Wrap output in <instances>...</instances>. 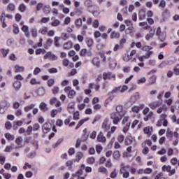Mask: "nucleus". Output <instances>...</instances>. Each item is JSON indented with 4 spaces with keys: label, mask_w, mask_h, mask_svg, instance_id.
Wrapping results in <instances>:
<instances>
[{
    "label": "nucleus",
    "mask_w": 179,
    "mask_h": 179,
    "mask_svg": "<svg viewBox=\"0 0 179 179\" xmlns=\"http://www.w3.org/2000/svg\"><path fill=\"white\" fill-rule=\"evenodd\" d=\"M1 52L2 53L3 58H6V55H8V54H9V49H6V50L1 49Z\"/></svg>",
    "instance_id": "nucleus-43"
},
{
    "label": "nucleus",
    "mask_w": 179,
    "mask_h": 179,
    "mask_svg": "<svg viewBox=\"0 0 179 179\" xmlns=\"http://www.w3.org/2000/svg\"><path fill=\"white\" fill-rule=\"evenodd\" d=\"M3 16H5V13H1L0 22L2 24L1 26L3 29H5L8 25L6 24V22H5V18H3Z\"/></svg>",
    "instance_id": "nucleus-19"
},
{
    "label": "nucleus",
    "mask_w": 179,
    "mask_h": 179,
    "mask_svg": "<svg viewBox=\"0 0 179 179\" xmlns=\"http://www.w3.org/2000/svg\"><path fill=\"white\" fill-rule=\"evenodd\" d=\"M153 48L152 46L149 45H144L141 48L142 51H146L147 52H150V50H152Z\"/></svg>",
    "instance_id": "nucleus-37"
},
{
    "label": "nucleus",
    "mask_w": 179,
    "mask_h": 179,
    "mask_svg": "<svg viewBox=\"0 0 179 179\" xmlns=\"http://www.w3.org/2000/svg\"><path fill=\"white\" fill-rule=\"evenodd\" d=\"M20 12H24L26 10V5H24V3H21L20 4V6L18 8Z\"/></svg>",
    "instance_id": "nucleus-45"
},
{
    "label": "nucleus",
    "mask_w": 179,
    "mask_h": 179,
    "mask_svg": "<svg viewBox=\"0 0 179 179\" xmlns=\"http://www.w3.org/2000/svg\"><path fill=\"white\" fill-rule=\"evenodd\" d=\"M108 119H105L102 123V129L103 131H107L108 129H110V124L108 123L109 122Z\"/></svg>",
    "instance_id": "nucleus-9"
},
{
    "label": "nucleus",
    "mask_w": 179,
    "mask_h": 179,
    "mask_svg": "<svg viewBox=\"0 0 179 179\" xmlns=\"http://www.w3.org/2000/svg\"><path fill=\"white\" fill-rule=\"evenodd\" d=\"M162 104V102L159 101L151 102L148 104V106L151 108V110H155V108H157L159 106Z\"/></svg>",
    "instance_id": "nucleus-11"
},
{
    "label": "nucleus",
    "mask_w": 179,
    "mask_h": 179,
    "mask_svg": "<svg viewBox=\"0 0 179 179\" xmlns=\"http://www.w3.org/2000/svg\"><path fill=\"white\" fill-rule=\"evenodd\" d=\"M44 59H50L51 61H57V59H58V57L52 54V52H48L44 55Z\"/></svg>",
    "instance_id": "nucleus-5"
},
{
    "label": "nucleus",
    "mask_w": 179,
    "mask_h": 179,
    "mask_svg": "<svg viewBox=\"0 0 179 179\" xmlns=\"http://www.w3.org/2000/svg\"><path fill=\"white\" fill-rule=\"evenodd\" d=\"M131 110L133 111V113H138L141 110L139 109L138 106H133Z\"/></svg>",
    "instance_id": "nucleus-64"
},
{
    "label": "nucleus",
    "mask_w": 179,
    "mask_h": 179,
    "mask_svg": "<svg viewBox=\"0 0 179 179\" xmlns=\"http://www.w3.org/2000/svg\"><path fill=\"white\" fill-rule=\"evenodd\" d=\"M122 118H124V116L120 115L115 112L110 114V119L113 120V124H114V125H117L118 122H121Z\"/></svg>",
    "instance_id": "nucleus-2"
},
{
    "label": "nucleus",
    "mask_w": 179,
    "mask_h": 179,
    "mask_svg": "<svg viewBox=\"0 0 179 179\" xmlns=\"http://www.w3.org/2000/svg\"><path fill=\"white\" fill-rule=\"evenodd\" d=\"M59 24H61V21H59V20H55V21L51 22V26L53 27H57Z\"/></svg>",
    "instance_id": "nucleus-39"
},
{
    "label": "nucleus",
    "mask_w": 179,
    "mask_h": 179,
    "mask_svg": "<svg viewBox=\"0 0 179 179\" xmlns=\"http://www.w3.org/2000/svg\"><path fill=\"white\" fill-rule=\"evenodd\" d=\"M131 59H132V57H131V56L129 55H125L123 57V60L125 61V62H128L131 61Z\"/></svg>",
    "instance_id": "nucleus-52"
},
{
    "label": "nucleus",
    "mask_w": 179,
    "mask_h": 179,
    "mask_svg": "<svg viewBox=\"0 0 179 179\" xmlns=\"http://www.w3.org/2000/svg\"><path fill=\"white\" fill-rule=\"evenodd\" d=\"M5 128L6 129H10L12 128V123L10 122H6L5 123Z\"/></svg>",
    "instance_id": "nucleus-61"
},
{
    "label": "nucleus",
    "mask_w": 179,
    "mask_h": 179,
    "mask_svg": "<svg viewBox=\"0 0 179 179\" xmlns=\"http://www.w3.org/2000/svg\"><path fill=\"white\" fill-rule=\"evenodd\" d=\"M15 9H16V6H15V4L10 3L6 8L7 10H10V12H13L15 10Z\"/></svg>",
    "instance_id": "nucleus-29"
},
{
    "label": "nucleus",
    "mask_w": 179,
    "mask_h": 179,
    "mask_svg": "<svg viewBox=\"0 0 179 179\" xmlns=\"http://www.w3.org/2000/svg\"><path fill=\"white\" fill-rule=\"evenodd\" d=\"M5 138H6V139H8V141H14L15 140V136L10 134V133H6Z\"/></svg>",
    "instance_id": "nucleus-34"
},
{
    "label": "nucleus",
    "mask_w": 179,
    "mask_h": 179,
    "mask_svg": "<svg viewBox=\"0 0 179 179\" xmlns=\"http://www.w3.org/2000/svg\"><path fill=\"white\" fill-rule=\"evenodd\" d=\"M39 108L41 110V111H47L48 110V108H47V104L44 102H41L39 105Z\"/></svg>",
    "instance_id": "nucleus-28"
},
{
    "label": "nucleus",
    "mask_w": 179,
    "mask_h": 179,
    "mask_svg": "<svg viewBox=\"0 0 179 179\" xmlns=\"http://www.w3.org/2000/svg\"><path fill=\"white\" fill-rule=\"evenodd\" d=\"M63 48L64 50H70L72 48V42H66L64 44Z\"/></svg>",
    "instance_id": "nucleus-33"
},
{
    "label": "nucleus",
    "mask_w": 179,
    "mask_h": 179,
    "mask_svg": "<svg viewBox=\"0 0 179 179\" xmlns=\"http://www.w3.org/2000/svg\"><path fill=\"white\" fill-rule=\"evenodd\" d=\"M115 113H116L119 115H122L123 117H125V115L127 114V110H124V107L122 106L117 105L115 107Z\"/></svg>",
    "instance_id": "nucleus-4"
},
{
    "label": "nucleus",
    "mask_w": 179,
    "mask_h": 179,
    "mask_svg": "<svg viewBox=\"0 0 179 179\" xmlns=\"http://www.w3.org/2000/svg\"><path fill=\"white\" fill-rule=\"evenodd\" d=\"M146 82V78L142 77L139 78L137 81L138 85H141V83H145Z\"/></svg>",
    "instance_id": "nucleus-56"
},
{
    "label": "nucleus",
    "mask_w": 179,
    "mask_h": 179,
    "mask_svg": "<svg viewBox=\"0 0 179 179\" xmlns=\"http://www.w3.org/2000/svg\"><path fill=\"white\" fill-rule=\"evenodd\" d=\"M119 92H121V86L115 87V88L111 91L110 93H111V94H115V93H119Z\"/></svg>",
    "instance_id": "nucleus-42"
},
{
    "label": "nucleus",
    "mask_w": 179,
    "mask_h": 179,
    "mask_svg": "<svg viewBox=\"0 0 179 179\" xmlns=\"http://www.w3.org/2000/svg\"><path fill=\"white\" fill-rule=\"evenodd\" d=\"M92 63H93V65L99 68L100 66V58L97 57H94L92 59Z\"/></svg>",
    "instance_id": "nucleus-20"
},
{
    "label": "nucleus",
    "mask_w": 179,
    "mask_h": 179,
    "mask_svg": "<svg viewBox=\"0 0 179 179\" xmlns=\"http://www.w3.org/2000/svg\"><path fill=\"white\" fill-rule=\"evenodd\" d=\"M167 110V107L164 106L163 108H159L157 110V114H162L163 111H166Z\"/></svg>",
    "instance_id": "nucleus-50"
},
{
    "label": "nucleus",
    "mask_w": 179,
    "mask_h": 179,
    "mask_svg": "<svg viewBox=\"0 0 179 179\" xmlns=\"http://www.w3.org/2000/svg\"><path fill=\"white\" fill-rule=\"evenodd\" d=\"M120 173L122 174L123 178H128V177H129V172L128 169H125V167L120 169Z\"/></svg>",
    "instance_id": "nucleus-15"
},
{
    "label": "nucleus",
    "mask_w": 179,
    "mask_h": 179,
    "mask_svg": "<svg viewBox=\"0 0 179 179\" xmlns=\"http://www.w3.org/2000/svg\"><path fill=\"white\" fill-rule=\"evenodd\" d=\"M64 92L68 93L69 99H73V96L76 95V92L72 90V87L67 86L64 88Z\"/></svg>",
    "instance_id": "nucleus-3"
},
{
    "label": "nucleus",
    "mask_w": 179,
    "mask_h": 179,
    "mask_svg": "<svg viewBox=\"0 0 179 179\" xmlns=\"http://www.w3.org/2000/svg\"><path fill=\"white\" fill-rule=\"evenodd\" d=\"M153 36H155V30L151 29L150 31V34H148L145 36V39L147 40V41H149V40H150V38H152Z\"/></svg>",
    "instance_id": "nucleus-24"
},
{
    "label": "nucleus",
    "mask_w": 179,
    "mask_h": 179,
    "mask_svg": "<svg viewBox=\"0 0 179 179\" xmlns=\"http://www.w3.org/2000/svg\"><path fill=\"white\" fill-rule=\"evenodd\" d=\"M14 79H15L17 81H19V80H23L24 78H23V76H22V75L17 74L14 77Z\"/></svg>",
    "instance_id": "nucleus-62"
},
{
    "label": "nucleus",
    "mask_w": 179,
    "mask_h": 179,
    "mask_svg": "<svg viewBox=\"0 0 179 179\" xmlns=\"http://www.w3.org/2000/svg\"><path fill=\"white\" fill-rule=\"evenodd\" d=\"M96 151L99 155H100L103 151V147L101 145H96Z\"/></svg>",
    "instance_id": "nucleus-46"
},
{
    "label": "nucleus",
    "mask_w": 179,
    "mask_h": 179,
    "mask_svg": "<svg viewBox=\"0 0 179 179\" xmlns=\"http://www.w3.org/2000/svg\"><path fill=\"white\" fill-rule=\"evenodd\" d=\"M109 65L111 69H114L117 66V60L115 59L109 58Z\"/></svg>",
    "instance_id": "nucleus-16"
},
{
    "label": "nucleus",
    "mask_w": 179,
    "mask_h": 179,
    "mask_svg": "<svg viewBox=\"0 0 179 179\" xmlns=\"http://www.w3.org/2000/svg\"><path fill=\"white\" fill-rule=\"evenodd\" d=\"M86 121H89V118H86V119H83L81 120L77 124V126L76 127V129H79V128H80V127H82V125H83V124H85V122H86Z\"/></svg>",
    "instance_id": "nucleus-25"
},
{
    "label": "nucleus",
    "mask_w": 179,
    "mask_h": 179,
    "mask_svg": "<svg viewBox=\"0 0 179 179\" xmlns=\"http://www.w3.org/2000/svg\"><path fill=\"white\" fill-rule=\"evenodd\" d=\"M40 32H41V34H43V36H45V34H47V33H48V28H47V27H43V29H41Z\"/></svg>",
    "instance_id": "nucleus-54"
},
{
    "label": "nucleus",
    "mask_w": 179,
    "mask_h": 179,
    "mask_svg": "<svg viewBox=\"0 0 179 179\" xmlns=\"http://www.w3.org/2000/svg\"><path fill=\"white\" fill-rule=\"evenodd\" d=\"M113 158L115 159H120V157H121V153L120 152V151L117 150L113 152Z\"/></svg>",
    "instance_id": "nucleus-41"
},
{
    "label": "nucleus",
    "mask_w": 179,
    "mask_h": 179,
    "mask_svg": "<svg viewBox=\"0 0 179 179\" xmlns=\"http://www.w3.org/2000/svg\"><path fill=\"white\" fill-rule=\"evenodd\" d=\"M173 73L176 75V76H179V64L173 68Z\"/></svg>",
    "instance_id": "nucleus-44"
},
{
    "label": "nucleus",
    "mask_w": 179,
    "mask_h": 179,
    "mask_svg": "<svg viewBox=\"0 0 179 179\" xmlns=\"http://www.w3.org/2000/svg\"><path fill=\"white\" fill-rule=\"evenodd\" d=\"M9 106V103L6 101H3L0 103L1 108H5V107H8Z\"/></svg>",
    "instance_id": "nucleus-48"
},
{
    "label": "nucleus",
    "mask_w": 179,
    "mask_h": 179,
    "mask_svg": "<svg viewBox=\"0 0 179 179\" xmlns=\"http://www.w3.org/2000/svg\"><path fill=\"white\" fill-rule=\"evenodd\" d=\"M73 118L74 121H78V120H79V112L78 111H76L73 113Z\"/></svg>",
    "instance_id": "nucleus-53"
},
{
    "label": "nucleus",
    "mask_w": 179,
    "mask_h": 179,
    "mask_svg": "<svg viewBox=\"0 0 179 179\" xmlns=\"http://www.w3.org/2000/svg\"><path fill=\"white\" fill-rule=\"evenodd\" d=\"M86 30H87V25H83L81 32V34H83V36H86Z\"/></svg>",
    "instance_id": "nucleus-60"
},
{
    "label": "nucleus",
    "mask_w": 179,
    "mask_h": 179,
    "mask_svg": "<svg viewBox=\"0 0 179 179\" xmlns=\"http://www.w3.org/2000/svg\"><path fill=\"white\" fill-rule=\"evenodd\" d=\"M43 132L44 134H47L48 132H50V130L51 129V124L50 123H45L43 126L42 127Z\"/></svg>",
    "instance_id": "nucleus-13"
},
{
    "label": "nucleus",
    "mask_w": 179,
    "mask_h": 179,
    "mask_svg": "<svg viewBox=\"0 0 179 179\" xmlns=\"http://www.w3.org/2000/svg\"><path fill=\"white\" fill-rule=\"evenodd\" d=\"M75 24L77 27H79V28L82 27V19L78 18V19L76 20Z\"/></svg>",
    "instance_id": "nucleus-40"
},
{
    "label": "nucleus",
    "mask_w": 179,
    "mask_h": 179,
    "mask_svg": "<svg viewBox=\"0 0 179 179\" xmlns=\"http://www.w3.org/2000/svg\"><path fill=\"white\" fill-rule=\"evenodd\" d=\"M140 97H141V94H139V92H136L133 94L130 97V103H136V101L139 100Z\"/></svg>",
    "instance_id": "nucleus-7"
},
{
    "label": "nucleus",
    "mask_w": 179,
    "mask_h": 179,
    "mask_svg": "<svg viewBox=\"0 0 179 179\" xmlns=\"http://www.w3.org/2000/svg\"><path fill=\"white\" fill-rule=\"evenodd\" d=\"M85 164H81L80 170H78L76 173H73L71 177H81L83 175V170H85Z\"/></svg>",
    "instance_id": "nucleus-6"
},
{
    "label": "nucleus",
    "mask_w": 179,
    "mask_h": 179,
    "mask_svg": "<svg viewBox=\"0 0 179 179\" xmlns=\"http://www.w3.org/2000/svg\"><path fill=\"white\" fill-rule=\"evenodd\" d=\"M84 5L87 8V9H90V8H93V2L92 0H85L84 1Z\"/></svg>",
    "instance_id": "nucleus-21"
},
{
    "label": "nucleus",
    "mask_w": 179,
    "mask_h": 179,
    "mask_svg": "<svg viewBox=\"0 0 179 179\" xmlns=\"http://www.w3.org/2000/svg\"><path fill=\"white\" fill-rule=\"evenodd\" d=\"M13 87L15 89V90H19L20 87H22V83L20 81H15L13 83Z\"/></svg>",
    "instance_id": "nucleus-22"
},
{
    "label": "nucleus",
    "mask_w": 179,
    "mask_h": 179,
    "mask_svg": "<svg viewBox=\"0 0 179 179\" xmlns=\"http://www.w3.org/2000/svg\"><path fill=\"white\" fill-rule=\"evenodd\" d=\"M29 83L31 85H40V82L37 81V80H36V78H31L29 81Z\"/></svg>",
    "instance_id": "nucleus-51"
},
{
    "label": "nucleus",
    "mask_w": 179,
    "mask_h": 179,
    "mask_svg": "<svg viewBox=\"0 0 179 179\" xmlns=\"http://www.w3.org/2000/svg\"><path fill=\"white\" fill-rule=\"evenodd\" d=\"M82 157H83V153H82L81 152H78L76 155L77 162H79V160H80Z\"/></svg>",
    "instance_id": "nucleus-59"
},
{
    "label": "nucleus",
    "mask_w": 179,
    "mask_h": 179,
    "mask_svg": "<svg viewBox=\"0 0 179 179\" xmlns=\"http://www.w3.org/2000/svg\"><path fill=\"white\" fill-rule=\"evenodd\" d=\"M34 107H36V105L34 103H31L30 105H28V106H25L24 108V110L27 113H29V111H30V110H33V108H34Z\"/></svg>",
    "instance_id": "nucleus-26"
},
{
    "label": "nucleus",
    "mask_w": 179,
    "mask_h": 179,
    "mask_svg": "<svg viewBox=\"0 0 179 179\" xmlns=\"http://www.w3.org/2000/svg\"><path fill=\"white\" fill-rule=\"evenodd\" d=\"M62 142H64V138H59L57 141L52 145L54 149L58 148V146L60 145Z\"/></svg>",
    "instance_id": "nucleus-32"
},
{
    "label": "nucleus",
    "mask_w": 179,
    "mask_h": 179,
    "mask_svg": "<svg viewBox=\"0 0 179 179\" xmlns=\"http://www.w3.org/2000/svg\"><path fill=\"white\" fill-rule=\"evenodd\" d=\"M167 114L163 113L160 115L159 120L157 122V127H167L169 122L167 121Z\"/></svg>",
    "instance_id": "nucleus-1"
},
{
    "label": "nucleus",
    "mask_w": 179,
    "mask_h": 179,
    "mask_svg": "<svg viewBox=\"0 0 179 179\" xmlns=\"http://www.w3.org/2000/svg\"><path fill=\"white\" fill-rule=\"evenodd\" d=\"M159 6V8H162V9H164V8H166V1L161 0Z\"/></svg>",
    "instance_id": "nucleus-57"
},
{
    "label": "nucleus",
    "mask_w": 179,
    "mask_h": 179,
    "mask_svg": "<svg viewBox=\"0 0 179 179\" xmlns=\"http://www.w3.org/2000/svg\"><path fill=\"white\" fill-rule=\"evenodd\" d=\"M80 145H82V139L78 138L76 140L75 148H76V149H78V148H80Z\"/></svg>",
    "instance_id": "nucleus-47"
},
{
    "label": "nucleus",
    "mask_w": 179,
    "mask_h": 179,
    "mask_svg": "<svg viewBox=\"0 0 179 179\" xmlns=\"http://www.w3.org/2000/svg\"><path fill=\"white\" fill-rule=\"evenodd\" d=\"M38 96H44L45 94V90L44 87L38 88L37 90Z\"/></svg>",
    "instance_id": "nucleus-31"
},
{
    "label": "nucleus",
    "mask_w": 179,
    "mask_h": 179,
    "mask_svg": "<svg viewBox=\"0 0 179 179\" xmlns=\"http://www.w3.org/2000/svg\"><path fill=\"white\" fill-rule=\"evenodd\" d=\"M139 26H141V27H143L144 30H148V29L150 27V26L148 25V22H140Z\"/></svg>",
    "instance_id": "nucleus-36"
},
{
    "label": "nucleus",
    "mask_w": 179,
    "mask_h": 179,
    "mask_svg": "<svg viewBox=\"0 0 179 179\" xmlns=\"http://www.w3.org/2000/svg\"><path fill=\"white\" fill-rule=\"evenodd\" d=\"M173 133L170 130V128H168L166 130V137L173 138Z\"/></svg>",
    "instance_id": "nucleus-49"
},
{
    "label": "nucleus",
    "mask_w": 179,
    "mask_h": 179,
    "mask_svg": "<svg viewBox=\"0 0 179 179\" xmlns=\"http://www.w3.org/2000/svg\"><path fill=\"white\" fill-rule=\"evenodd\" d=\"M96 139L98 142H100L101 143H105L106 142L107 138H106V136H104V134L103 132H100L96 137Z\"/></svg>",
    "instance_id": "nucleus-10"
},
{
    "label": "nucleus",
    "mask_w": 179,
    "mask_h": 179,
    "mask_svg": "<svg viewBox=\"0 0 179 179\" xmlns=\"http://www.w3.org/2000/svg\"><path fill=\"white\" fill-rule=\"evenodd\" d=\"M103 79L104 80H106V79H113V80H115V75L111 73V72L104 73L103 74Z\"/></svg>",
    "instance_id": "nucleus-8"
},
{
    "label": "nucleus",
    "mask_w": 179,
    "mask_h": 179,
    "mask_svg": "<svg viewBox=\"0 0 179 179\" xmlns=\"http://www.w3.org/2000/svg\"><path fill=\"white\" fill-rule=\"evenodd\" d=\"M156 79H157L156 76H151L148 79V82H149L150 85H155V83H156Z\"/></svg>",
    "instance_id": "nucleus-35"
},
{
    "label": "nucleus",
    "mask_w": 179,
    "mask_h": 179,
    "mask_svg": "<svg viewBox=\"0 0 179 179\" xmlns=\"http://www.w3.org/2000/svg\"><path fill=\"white\" fill-rule=\"evenodd\" d=\"M121 37V35L120 34L119 32L117 31H113L111 35H110V38L114 39V38H120Z\"/></svg>",
    "instance_id": "nucleus-27"
},
{
    "label": "nucleus",
    "mask_w": 179,
    "mask_h": 179,
    "mask_svg": "<svg viewBox=\"0 0 179 179\" xmlns=\"http://www.w3.org/2000/svg\"><path fill=\"white\" fill-rule=\"evenodd\" d=\"M22 141H23V139L22 138V137H18L15 140V143L17 145H18V146H20L22 145Z\"/></svg>",
    "instance_id": "nucleus-58"
},
{
    "label": "nucleus",
    "mask_w": 179,
    "mask_h": 179,
    "mask_svg": "<svg viewBox=\"0 0 179 179\" xmlns=\"http://www.w3.org/2000/svg\"><path fill=\"white\" fill-rule=\"evenodd\" d=\"M143 132L145 134V135H148L150 136L152 135V133L153 132V127L148 126L143 128Z\"/></svg>",
    "instance_id": "nucleus-12"
},
{
    "label": "nucleus",
    "mask_w": 179,
    "mask_h": 179,
    "mask_svg": "<svg viewBox=\"0 0 179 179\" xmlns=\"http://www.w3.org/2000/svg\"><path fill=\"white\" fill-rule=\"evenodd\" d=\"M85 43L87 45V47H93V44H94L93 38H85Z\"/></svg>",
    "instance_id": "nucleus-23"
},
{
    "label": "nucleus",
    "mask_w": 179,
    "mask_h": 179,
    "mask_svg": "<svg viewBox=\"0 0 179 179\" xmlns=\"http://www.w3.org/2000/svg\"><path fill=\"white\" fill-rule=\"evenodd\" d=\"M152 54H153V52H148L146 54V55H143V56H141V57H138V59L140 61V62H143L144 58H145V59H149L150 58V55H152Z\"/></svg>",
    "instance_id": "nucleus-14"
},
{
    "label": "nucleus",
    "mask_w": 179,
    "mask_h": 179,
    "mask_svg": "<svg viewBox=\"0 0 179 179\" xmlns=\"http://www.w3.org/2000/svg\"><path fill=\"white\" fill-rule=\"evenodd\" d=\"M128 90V86L127 85H123L120 88V93H124V92H127Z\"/></svg>",
    "instance_id": "nucleus-63"
},
{
    "label": "nucleus",
    "mask_w": 179,
    "mask_h": 179,
    "mask_svg": "<svg viewBox=\"0 0 179 179\" xmlns=\"http://www.w3.org/2000/svg\"><path fill=\"white\" fill-rule=\"evenodd\" d=\"M99 173H103V174H107L108 171H107V169H106L103 166H101L99 169Z\"/></svg>",
    "instance_id": "nucleus-55"
},
{
    "label": "nucleus",
    "mask_w": 179,
    "mask_h": 179,
    "mask_svg": "<svg viewBox=\"0 0 179 179\" xmlns=\"http://www.w3.org/2000/svg\"><path fill=\"white\" fill-rule=\"evenodd\" d=\"M14 69L16 73H19L20 72H24V66H22L20 65H15L14 66Z\"/></svg>",
    "instance_id": "nucleus-17"
},
{
    "label": "nucleus",
    "mask_w": 179,
    "mask_h": 179,
    "mask_svg": "<svg viewBox=\"0 0 179 179\" xmlns=\"http://www.w3.org/2000/svg\"><path fill=\"white\" fill-rule=\"evenodd\" d=\"M135 137H132L131 136L127 138V145H131V143H134L135 142Z\"/></svg>",
    "instance_id": "nucleus-30"
},
{
    "label": "nucleus",
    "mask_w": 179,
    "mask_h": 179,
    "mask_svg": "<svg viewBox=\"0 0 179 179\" xmlns=\"http://www.w3.org/2000/svg\"><path fill=\"white\" fill-rule=\"evenodd\" d=\"M43 12L45 15H48L51 12V6L50 5H45L43 8Z\"/></svg>",
    "instance_id": "nucleus-18"
},
{
    "label": "nucleus",
    "mask_w": 179,
    "mask_h": 179,
    "mask_svg": "<svg viewBox=\"0 0 179 179\" xmlns=\"http://www.w3.org/2000/svg\"><path fill=\"white\" fill-rule=\"evenodd\" d=\"M13 31L15 34H17L20 31L19 30V26L17 25V24H14L13 25Z\"/></svg>",
    "instance_id": "nucleus-38"
}]
</instances>
